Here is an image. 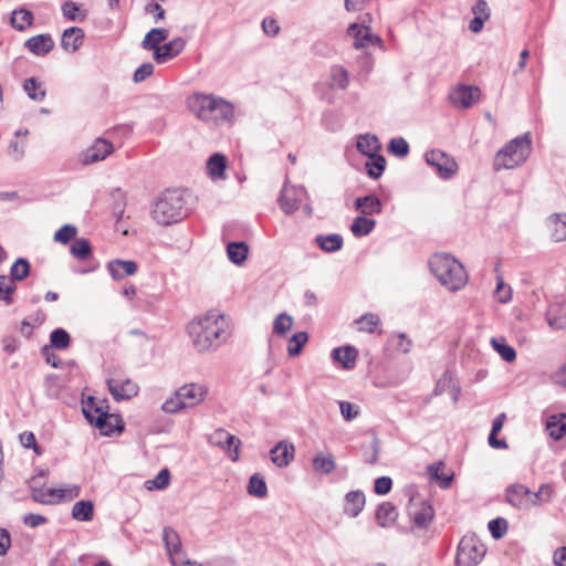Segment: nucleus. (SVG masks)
I'll use <instances>...</instances> for the list:
<instances>
[{"mask_svg": "<svg viewBox=\"0 0 566 566\" xmlns=\"http://www.w3.org/2000/svg\"><path fill=\"white\" fill-rule=\"evenodd\" d=\"M231 322L218 311H209L191 319L187 333L191 344L199 354L216 352L231 336Z\"/></svg>", "mask_w": 566, "mask_h": 566, "instance_id": "1", "label": "nucleus"}, {"mask_svg": "<svg viewBox=\"0 0 566 566\" xmlns=\"http://www.w3.org/2000/svg\"><path fill=\"white\" fill-rule=\"evenodd\" d=\"M190 112L202 122L214 124L232 123L234 119V106L223 97L193 93L187 99Z\"/></svg>", "mask_w": 566, "mask_h": 566, "instance_id": "2", "label": "nucleus"}, {"mask_svg": "<svg viewBox=\"0 0 566 566\" xmlns=\"http://www.w3.org/2000/svg\"><path fill=\"white\" fill-rule=\"evenodd\" d=\"M429 268L437 281L450 292L461 291L469 282L464 265L449 253L432 254Z\"/></svg>", "mask_w": 566, "mask_h": 566, "instance_id": "3", "label": "nucleus"}, {"mask_svg": "<svg viewBox=\"0 0 566 566\" xmlns=\"http://www.w3.org/2000/svg\"><path fill=\"white\" fill-rule=\"evenodd\" d=\"M82 411L91 424L99 430L103 436H111L124 430V422L118 415L109 413L105 400H96L87 397L82 402Z\"/></svg>", "mask_w": 566, "mask_h": 566, "instance_id": "4", "label": "nucleus"}, {"mask_svg": "<svg viewBox=\"0 0 566 566\" xmlns=\"http://www.w3.org/2000/svg\"><path fill=\"white\" fill-rule=\"evenodd\" d=\"M532 151L531 134L525 133L510 140L495 155L494 170L514 169L526 161Z\"/></svg>", "mask_w": 566, "mask_h": 566, "instance_id": "5", "label": "nucleus"}, {"mask_svg": "<svg viewBox=\"0 0 566 566\" xmlns=\"http://www.w3.org/2000/svg\"><path fill=\"white\" fill-rule=\"evenodd\" d=\"M197 202L198 197L189 189H167L155 199L151 212H191L196 209Z\"/></svg>", "mask_w": 566, "mask_h": 566, "instance_id": "6", "label": "nucleus"}, {"mask_svg": "<svg viewBox=\"0 0 566 566\" xmlns=\"http://www.w3.org/2000/svg\"><path fill=\"white\" fill-rule=\"evenodd\" d=\"M486 547L474 534L464 535L458 546L457 565L476 566L484 557Z\"/></svg>", "mask_w": 566, "mask_h": 566, "instance_id": "7", "label": "nucleus"}, {"mask_svg": "<svg viewBox=\"0 0 566 566\" xmlns=\"http://www.w3.org/2000/svg\"><path fill=\"white\" fill-rule=\"evenodd\" d=\"M279 203L283 212H311L307 191L303 186L290 185L287 181L282 187Z\"/></svg>", "mask_w": 566, "mask_h": 566, "instance_id": "8", "label": "nucleus"}, {"mask_svg": "<svg viewBox=\"0 0 566 566\" xmlns=\"http://www.w3.org/2000/svg\"><path fill=\"white\" fill-rule=\"evenodd\" d=\"M424 158L427 165H429L442 179H450L458 170V164L455 160L442 150L432 149L427 151Z\"/></svg>", "mask_w": 566, "mask_h": 566, "instance_id": "9", "label": "nucleus"}, {"mask_svg": "<svg viewBox=\"0 0 566 566\" xmlns=\"http://www.w3.org/2000/svg\"><path fill=\"white\" fill-rule=\"evenodd\" d=\"M107 388L116 401L132 399L139 390L137 382L120 375L109 377Z\"/></svg>", "mask_w": 566, "mask_h": 566, "instance_id": "10", "label": "nucleus"}, {"mask_svg": "<svg viewBox=\"0 0 566 566\" xmlns=\"http://www.w3.org/2000/svg\"><path fill=\"white\" fill-rule=\"evenodd\" d=\"M177 390L184 403H186V409L201 405L209 395V387L202 382L185 384Z\"/></svg>", "mask_w": 566, "mask_h": 566, "instance_id": "11", "label": "nucleus"}, {"mask_svg": "<svg viewBox=\"0 0 566 566\" xmlns=\"http://www.w3.org/2000/svg\"><path fill=\"white\" fill-rule=\"evenodd\" d=\"M114 151L111 142L104 138H96L94 143L80 154V161L83 165H92L104 160Z\"/></svg>", "mask_w": 566, "mask_h": 566, "instance_id": "12", "label": "nucleus"}, {"mask_svg": "<svg viewBox=\"0 0 566 566\" xmlns=\"http://www.w3.org/2000/svg\"><path fill=\"white\" fill-rule=\"evenodd\" d=\"M210 443L217 446L228 452L229 457L232 461H237L239 459V450L241 446V441L235 436L231 434L224 429L214 430L210 438Z\"/></svg>", "mask_w": 566, "mask_h": 566, "instance_id": "13", "label": "nucleus"}, {"mask_svg": "<svg viewBox=\"0 0 566 566\" xmlns=\"http://www.w3.org/2000/svg\"><path fill=\"white\" fill-rule=\"evenodd\" d=\"M480 88L473 85L460 84L450 93V101L453 106L459 108H469L479 101Z\"/></svg>", "mask_w": 566, "mask_h": 566, "instance_id": "14", "label": "nucleus"}, {"mask_svg": "<svg viewBox=\"0 0 566 566\" xmlns=\"http://www.w3.org/2000/svg\"><path fill=\"white\" fill-rule=\"evenodd\" d=\"M347 33L354 38V46L356 49H365L370 45H380L382 43L378 35L373 34L369 28L363 24L352 23L347 29Z\"/></svg>", "mask_w": 566, "mask_h": 566, "instance_id": "15", "label": "nucleus"}, {"mask_svg": "<svg viewBox=\"0 0 566 566\" xmlns=\"http://www.w3.org/2000/svg\"><path fill=\"white\" fill-rule=\"evenodd\" d=\"M528 490L530 489L526 485L520 483L509 485L505 490L506 502L515 509L528 511Z\"/></svg>", "mask_w": 566, "mask_h": 566, "instance_id": "16", "label": "nucleus"}, {"mask_svg": "<svg viewBox=\"0 0 566 566\" xmlns=\"http://www.w3.org/2000/svg\"><path fill=\"white\" fill-rule=\"evenodd\" d=\"M186 46V40L181 36L171 39L169 42L155 50L154 60L158 64L167 63L178 56Z\"/></svg>", "mask_w": 566, "mask_h": 566, "instance_id": "17", "label": "nucleus"}, {"mask_svg": "<svg viewBox=\"0 0 566 566\" xmlns=\"http://www.w3.org/2000/svg\"><path fill=\"white\" fill-rule=\"evenodd\" d=\"M295 448L294 444L282 440L277 442L271 450V461L279 468L287 467L294 459Z\"/></svg>", "mask_w": 566, "mask_h": 566, "instance_id": "18", "label": "nucleus"}, {"mask_svg": "<svg viewBox=\"0 0 566 566\" xmlns=\"http://www.w3.org/2000/svg\"><path fill=\"white\" fill-rule=\"evenodd\" d=\"M163 541L170 563L185 556L180 537L174 528L167 526L163 530Z\"/></svg>", "mask_w": 566, "mask_h": 566, "instance_id": "19", "label": "nucleus"}, {"mask_svg": "<svg viewBox=\"0 0 566 566\" xmlns=\"http://www.w3.org/2000/svg\"><path fill=\"white\" fill-rule=\"evenodd\" d=\"M545 228L554 241L566 240V214H548L545 219Z\"/></svg>", "mask_w": 566, "mask_h": 566, "instance_id": "20", "label": "nucleus"}, {"mask_svg": "<svg viewBox=\"0 0 566 566\" xmlns=\"http://www.w3.org/2000/svg\"><path fill=\"white\" fill-rule=\"evenodd\" d=\"M410 516L416 526L426 528L432 521L434 511L427 502L412 503L410 506Z\"/></svg>", "mask_w": 566, "mask_h": 566, "instance_id": "21", "label": "nucleus"}, {"mask_svg": "<svg viewBox=\"0 0 566 566\" xmlns=\"http://www.w3.org/2000/svg\"><path fill=\"white\" fill-rule=\"evenodd\" d=\"M84 40V31L78 27H71L65 29L61 38V46L64 51L74 53L76 52Z\"/></svg>", "mask_w": 566, "mask_h": 566, "instance_id": "22", "label": "nucleus"}, {"mask_svg": "<svg viewBox=\"0 0 566 566\" xmlns=\"http://www.w3.org/2000/svg\"><path fill=\"white\" fill-rule=\"evenodd\" d=\"M24 45L34 55L44 56L51 52L54 42L50 34H38L27 40Z\"/></svg>", "mask_w": 566, "mask_h": 566, "instance_id": "23", "label": "nucleus"}, {"mask_svg": "<svg viewBox=\"0 0 566 566\" xmlns=\"http://www.w3.org/2000/svg\"><path fill=\"white\" fill-rule=\"evenodd\" d=\"M107 269L111 276L118 281L126 276L134 275L137 271V264L130 260H113L107 264Z\"/></svg>", "mask_w": 566, "mask_h": 566, "instance_id": "24", "label": "nucleus"}, {"mask_svg": "<svg viewBox=\"0 0 566 566\" xmlns=\"http://www.w3.org/2000/svg\"><path fill=\"white\" fill-rule=\"evenodd\" d=\"M314 472L331 474L336 469L335 457L331 452L319 451L312 459Z\"/></svg>", "mask_w": 566, "mask_h": 566, "instance_id": "25", "label": "nucleus"}, {"mask_svg": "<svg viewBox=\"0 0 566 566\" xmlns=\"http://www.w3.org/2000/svg\"><path fill=\"white\" fill-rule=\"evenodd\" d=\"M365 503L366 497L361 491H350L345 496L344 511L350 517H356L363 511Z\"/></svg>", "mask_w": 566, "mask_h": 566, "instance_id": "26", "label": "nucleus"}, {"mask_svg": "<svg viewBox=\"0 0 566 566\" xmlns=\"http://www.w3.org/2000/svg\"><path fill=\"white\" fill-rule=\"evenodd\" d=\"M169 36V31L164 28H154L149 32L146 33L144 40L142 41V48L144 50L153 51V55L155 54V50L160 49V43L166 41Z\"/></svg>", "mask_w": 566, "mask_h": 566, "instance_id": "27", "label": "nucleus"}, {"mask_svg": "<svg viewBox=\"0 0 566 566\" xmlns=\"http://www.w3.org/2000/svg\"><path fill=\"white\" fill-rule=\"evenodd\" d=\"M357 149L363 155L370 157L379 154L381 149V144L376 135L373 134H363L357 138Z\"/></svg>", "mask_w": 566, "mask_h": 566, "instance_id": "28", "label": "nucleus"}, {"mask_svg": "<svg viewBox=\"0 0 566 566\" xmlns=\"http://www.w3.org/2000/svg\"><path fill=\"white\" fill-rule=\"evenodd\" d=\"M398 518V511L389 502L381 503L376 511V521L380 527L392 526Z\"/></svg>", "mask_w": 566, "mask_h": 566, "instance_id": "29", "label": "nucleus"}, {"mask_svg": "<svg viewBox=\"0 0 566 566\" xmlns=\"http://www.w3.org/2000/svg\"><path fill=\"white\" fill-rule=\"evenodd\" d=\"M332 357L345 369H352L357 359V350L353 346L338 347L333 349Z\"/></svg>", "mask_w": 566, "mask_h": 566, "instance_id": "30", "label": "nucleus"}, {"mask_svg": "<svg viewBox=\"0 0 566 566\" xmlns=\"http://www.w3.org/2000/svg\"><path fill=\"white\" fill-rule=\"evenodd\" d=\"M227 168V158L220 153L211 155L207 161L208 174L212 180L223 179Z\"/></svg>", "mask_w": 566, "mask_h": 566, "instance_id": "31", "label": "nucleus"}, {"mask_svg": "<svg viewBox=\"0 0 566 566\" xmlns=\"http://www.w3.org/2000/svg\"><path fill=\"white\" fill-rule=\"evenodd\" d=\"M349 84V74L342 65L329 69L328 86L333 90H345Z\"/></svg>", "mask_w": 566, "mask_h": 566, "instance_id": "32", "label": "nucleus"}, {"mask_svg": "<svg viewBox=\"0 0 566 566\" xmlns=\"http://www.w3.org/2000/svg\"><path fill=\"white\" fill-rule=\"evenodd\" d=\"M434 394L436 395L449 394L451 396L453 402H457L459 399L460 389H459L457 382L454 381V379L452 378V376L450 374L446 373L438 380V382L436 385Z\"/></svg>", "mask_w": 566, "mask_h": 566, "instance_id": "33", "label": "nucleus"}, {"mask_svg": "<svg viewBox=\"0 0 566 566\" xmlns=\"http://www.w3.org/2000/svg\"><path fill=\"white\" fill-rule=\"evenodd\" d=\"M249 247L244 242H230L227 245V256L235 265H242L248 259Z\"/></svg>", "mask_w": 566, "mask_h": 566, "instance_id": "34", "label": "nucleus"}, {"mask_svg": "<svg viewBox=\"0 0 566 566\" xmlns=\"http://www.w3.org/2000/svg\"><path fill=\"white\" fill-rule=\"evenodd\" d=\"M72 517L81 522H90L94 517V504L90 500H81L72 507Z\"/></svg>", "mask_w": 566, "mask_h": 566, "instance_id": "35", "label": "nucleus"}, {"mask_svg": "<svg viewBox=\"0 0 566 566\" xmlns=\"http://www.w3.org/2000/svg\"><path fill=\"white\" fill-rule=\"evenodd\" d=\"M553 492L552 485L546 483L542 484L536 492L528 490L530 510L548 503L553 496Z\"/></svg>", "mask_w": 566, "mask_h": 566, "instance_id": "36", "label": "nucleus"}, {"mask_svg": "<svg viewBox=\"0 0 566 566\" xmlns=\"http://www.w3.org/2000/svg\"><path fill=\"white\" fill-rule=\"evenodd\" d=\"M546 430L555 440L563 438L566 434V416H551L546 422Z\"/></svg>", "mask_w": 566, "mask_h": 566, "instance_id": "37", "label": "nucleus"}, {"mask_svg": "<svg viewBox=\"0 0 566 566\" xmlns=\"http://www.w3.org/2000/svg\"><path fill=\"white\" fill-rule=\"evenodd\" d=\"M490 343L493 349L502 357L503 360L512 363L516 359L515 349L506 343L505 338L493 337L491 338Z\"/></svg>", "mask_w": 566, "mask_h": 566, "instance_id": "38", "label": "nucleus"}, {"mask_svg": "<svg viewBox=\"0 0 566 566\" xmlns=\"http://www.w3.org/2000/svg\"><path fill=\"white\" fill-rule=\"evenodd\" d=\"M63 15L70 21L83 22L87 17V11L83 10L80 4L67 0L61 7Z\"/></svg>", "mask_w": 566, "mask_h": 566, "instance_id": "39", "label": "nucleus"}, {"mask_svg": "<svg viewBox=\"0 0 566 566\" xmlns=\"http://www.w3.org/2000/svg\"><path fill=\"white\" fill-rule=\"evenodd\" d=\"M23 90L27 95L35 102H42L46 96V92L43 88L42 83L39 82L35 77L27 78L23 83Z\"/></svg>", "mask_w": 566, "mask_h": 566, "instance_id": "40", "label": "nucleus"}, {"mask_svg": "<svg viewBox=\"0 0 566 566\" xmlns=\"http://www.w3.org/2000/svg\"><path fill=\"white\" fill-rule=\"evenodd\" d=\"M161 411L168 415H175L186 409V403L178 395V390L172 391L161 403Z\"/></svg>", "mask_w": 566, "mask_h": 566, "instance_id": "41", "label": "nucleus"}, {"mask_svg": "<svg viewBox=\"0 0 566 566\" xmlns=\"http://www.w3.org/2000/svg\"><path fill=\"white\" fill-rule=\"evenodd\" d=\"M367 174L373 179H378L386 167V159L382 155L377 154L368 157V160L365 164Z\"/></svg>", "mask_w": 566, "mask_h": 566, "instance_id": "42", "label": "nucleus"}, {"mask_svg": "<svg viewBox=\"0 0 566 566\" xmlns=\"http://www.w3.org/2000/svg\"><path fill=\"white\" fill-rule=\"evenodd\" d=\"M316 243L325 252H335L342 249L343 238L339 234H327L316 237Z\"/></svg>", "mask_w": 566, "mask_h": 566, "instance_id": "43", "label": "nucleus"}, {"mask_svg": "<svg viewBox=\"0 0 566 566\" xmlns=\"http://www.w3.org/2000/svg\"><path fill=\"white\" fill-rule=\"evenodd\" d=\"M354 206L359 212H380L381 210V203L374 195L357 198Z\"/></svg>", "mask_w": 566, "mask_h": 566, "instance_id": "44", "label": "nucleus"}, {"mask_svg": "<svg viewBox=\"0 0 566 566\" xmlns=\"http://www.w3.org/2000/svg\"><path fill=\"white\" fill-rule=\"evenodd\" d=\"M32 499L41 504H55L57 501L56 488H34Z\"/></svg>", "mask_w": 566, "mask_h": 566, "instance_id": "45", "label": "nucleus"}, {"mask_svg": "<svg viewBox=\"0 0 566 566\" xmlns=\"http://www.w3.org/2000/svg\"><path fill=\"white\" fill-rule=\"evenodd\" d=\"M33 14L31 11L25 9L14 10L11 17V24L19 31L25 30L32 24Z\"/></svg>", "mask_w": 566, "mask_h": 566, "instance_id": "46", "label": "nucleus"}, {"mask_svg": "<svg viewBox=\"0 0 566 566\" xmlns=\"http://www.w3.org/2000/svg\"><path fill=\"white\" fill-rule=\"evenodd\" d=\"M308 342V334L306 332H297L290 339L287 345V354L290 357L298 356L303 347Z\"/></svg>", "mask_w": 566, "mask_h": 566, "instance_id": "47", "label": "nucleus"}, {"mask_svg": "<svg viewBox=\"0 0 566 566\" xmlns=\"http://www.w3.org/2000/svg\"><path fill=\"white\" fill-rule=\"evenodd\" d=\"M375 227V220L365 216H358L350 226V230L355 237L368 234Z\"/></svg>", "mask_w": 566, "mask_h": 566, "instance_id": "48", "label": "nucleus"}, {"mask_svg": "<svg viewBox=\"0 0 566 566\" xmlns=\"http://www.w3.org/2000/svg\"><path fill=\"white\" fill-rule=\"evenodd\" d=\"M169 484L170 472L167 468L161 469L154 479L145 482V486L148 491L165 490Z\"/></svg>", "mask_w": 566, "mask_h": 566, "instance_id": "49", "label": "nucleus"}, {"mask_svg": "<svg viewBox=\"0 0 566 566\" xmlns=\"http://www.w3.org/2000/svg\"><path fill=\"white\" fill-rule=\"evenodd\" d=\"M248 493L259 499L265 497L268 488L264 479L259 474H253L249 480Z\"/></svg>", "mask_w": 566, "mask_h": 566, "instance_id": "50", "label": "nucleus"}, {"mask_svg": "<svg viewBox=\"0 0 566 566\" xmlns=\"http://www.w3.org/2000/svg\"><path fill=\"white\" fill-rule=\"evenodd\" d=\"M294 319L286 313L279 314L273 322V333L277 336H285L292 328Z\"/></svg>", "mask_w": 566, "mask_h": 566, "instance_id": "51", "label": "nucleus"}, {"mask_svg": "<svg viewBox=\"0 0 566 566\" xmlns=\"http://www.w3.org/2000/svg\"><path fill=\"white\" fill-rule=\"evenodd\" d=\"M17 285L12 277L0 275V300L10 304L12 294L15 292Z\"/></svg>", "mask_w": 566, "mask_h": 566, "instance_id": "52", "label": "nucleus"}, {"mask_svg": "<svg viewBox=\"0 0 566 566\" xmlns=\"http://www.w3.org/2000/svg\"><path fill=\"white\" fill-rule=\"evenodd\" d=\"M30 273V263L27 259H18L10 269V276L13 281H22Z\"/></svg>", "mask_w": 566, "mask_h": 566, "instance_id": "53", "label": "nucleus"}, {"mask_svg": "<svg viewBox=\"0 0 566 566\" xmlns=\"http://www.w3.org/2000/svg\"><path fill=\"white\" fill-rule=\"evenodd\" d=\"M71 253L81 261L87 260L92 255L90 242L86 239H77L71 247Z\"/></svg>", "mask_w": 566, "mask_h": 566, "instance_id": "54", "label": "nucleus"}, {"mask_svg": "<svg viewBox=\"0 0 566 566\" xmlns=\"http://www.w3.org/2000/svg\"><path fill=\"white\" fill-rule=\"evenodd\" d=\"M81 486L78 484H62L56 488L57 501H72L80 496Z\"/></svg>", "mask_w": 566, "mask_h": 566, "instance_id": "55", "label": "nucleus"}, {"mask_svg": "<svg viewBox=\"0 0 566 566\" xmlns=\"http://www.w3.org/2000/svg\"><path fill=\"white\" fill-rule=\"evenodd\" d=\"M379 323H380L379 317L373 313L365 314L360 318L355 321V324L357 325V329L359 332H367V333H373Z\"/></svg>", "mask_w": 566, "mask_h": 566, "instance_id": "56", "label": "nucleus"}, {"mask_svg": "<svg viewBox=\"0 0 566 566\" xmlns=\"http://www.w3.org/2000/svg\"><path fill=\"white\" fill-rule=\"evenodd\" d=\"M70 340L69 333L63 328H56L50 335L51 345L57 349L67 348Z\"/></svg>", "mask_w": 566, "mask_h": 566, "instance_id": "57", "label": "nucleus"}, {"mask_svg": "<svg viewBox=\"0 0 566 566\" xmlns=\"http://www.w3.org/2000/svg\"><path fill=\"white\" fill-rule=\"evenodd\" d=\"M388 150L398 157H405L409 153V145L402 137L391 138L388 145Z\"/></svg>", "mask_w": 566, "mask_h": 566, "instance_id": "58", "label": "nucleus"}, {"mask_svg": "<svg viewBox=\"0 0 566 566\" xmlns=\"http://www.w3.org/2000/svg\"><path fill=\"white\" fill-rule=\"evenodd\" d=\"M340 415L346 421H352L360 415V408L358 405L349 401H339Z\"/></svg>", "mask_w": 566, "mask_h": 566, "instance_id": "59", "label": "nucleus"}, {"mask_svg": "<svg viewBox=\"0 0 566 566\" xmlns=\"http://www.w3.org/2000/svg\"><path fill=\"white\" fill-rule=\"evenodd\" d=\"M489 531L495 539L504 536L507 531V522L502 517L494 518L488 524Z\"/></svg>", "mask_w": 566, "mask_h": 566, "instance_id": "60", "label": "nucleus"}, {"mask_svg": "<svg viewBox=\"0 0 566 566\" xmlns=\"http://www.w3.org/2000/svg\"><path fill=\"white\" fill-rule=\"evenodd\" d=\"M76 233H77L76 227H74L72 224H65L55 232L54 240L56 242H61V243L65 244L70 240H72L76 235Z\"/></svg>", "mask_w": 566, "mask_h": 566, "instance_id": "61", "label": "nucleus"}, {"mask_svg": "<svg viewBox=\"0 0 566 566\" xmlns=\"http://www.w3.org/2000/svg\"><path fill=\"white\" fill-rule=\"evenodd\" d=\"M7 153L12 160L20 161L25 154V143H21L17 139L11 140Z\"/></svg>", "mask_w": 566, "mask_h": 566, "instance_id": "62", "label": "nucleus"}, {"mask_svg": "<svg viewBox=\"0 0 566 566\" xmlns=\"http://www.w3.org/2000/svg\"><path fill=\"white\" fill-rule=\"evenodd\" d=\"M109 197L113 200L114 212H124L126 207L125 192L120 188H116L111 191Z\"/></svg>", "mask_w": 566, "mask_h": 566, "instance_id": "63", "label": "nucleus"}, {"mask_svg": "<svg viewBox=\"0 0 566 566\" xmlns=\"http://www.w3.org/2000/svg\"><path fill=\"white\" fill-rule=\"evenodd\" d=\"M494 295L499 302L507 303L512 298V290L502 279H499Z\"/></svg>", "mask_w": 566, "mask_h": 566, "instance_id": "64", "label": "nucleus"}]
</instances>
